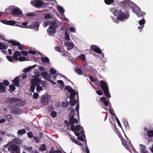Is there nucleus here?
<instances>
[{
  "instance_id": "f257e3e1",
  "label": "nucleus",
  "mask_w": 153,
  "mask_h": 153,
  "mask_svg": "<svg viewBox=\"0 0 153 153\" xmlns=\"http://www.w3.org/2000/svg\"><path fill=\"white\" fill-rule=\"evenodd\" d=\"M75 115V112L74 109L71 110V112L69 115V121L68 120H65V123L67 126H69L71 125H74V124H77L78 123V120L74 118V116Z\"/></svg>"
},
{
  "instance_id": "f03ea898",
  "label": "nucleus",
  "mask_w": 153,
  "mask_h": 153,
  "mask_svg": "<svg viewBox=\"0 0 153 153\" xmlns=\"http://www.w3.org/2000/svg\"><path fill=\"white\" fill-rule=\"evenodd\" d=\"M99 83L100 88L102 89L105 96L108 98H110L111 96L109 92L108 83L102 80L100 81Z\"/></svg>"
},
{
  "instance_id": "7ed1b4c3",
  "label": "nucleus",
  "mask_w": 153,
  "mask_h": 153,
  "mask_svg": "<svg viewBox=\"0 0 153 153\" xmlns=\"http://www.w3.org/2000/svg\"><path fill=\"white\" fill-rule=\"evenodd\" d=\"M60 25L59 22L57 21H55L52 22L47 30L49 35H53L56 32L57 28Z\"/></svg>"
},
{
  "instance_id": "20e7f679",
  "label": "nucleus",
  "mask_w": 153,
  "mask_h": 153,
  "mask_svg": "<svg viewBox=\"0 0 153 153\" xmlns=\"http://www.w3.org/2000/svg\"><path fill=\"white\" fill-rule=\"evenodd\" d=\"M129 14L127 12H123L121 10H120L117 11V17L114 22L117 23L118 22V19L122 21L128 19L129 17Z\"/></svg>"
},
{
  "instance_id": "39448f33",
  "label": "nucleus",
  "mask_w": 153,
  "mask_h": 153,
  "mask_svg": "<svg viewBox=\"0 0 153 153\" xmlns=\"http://www.w3.org/2000/svg\"><path fill=\"white\" fill-rule=\"evenodd\" d=\"M45 2L41 0H31V4L36 8H40L42 7Z\"/></svg>"
},
{
  "instance_id": "423d86ee",
  "label": "nucleus",
  "mask_w": 153,
  "mask_h": 153,
  "mask_svg": "<svg viewBox=\"0 0 153 153\" xmlns=\"http://www.w3.org/2000/svg\"><path fill=\"white\" fill-rule=\"evenodd\" d=\"M133 11L135 13L138 17H141L144 16L145 13L142 12L140 8L136 5L133 9Z\"/></svg>"
},
{
  "instance_id": "0eeeda50",
  "label": "nucleus",
  "mask_w": 153,
  "mask_h": 153,
  "mask_svg": "<svg viewBox=\"0 0 153 153\" xmlns=\"http://www.w3.org/2000/svg\"><path fill=\"white\" fill-rule=\"evenodd\" d=\"M41 82V80L38 76H35L31 79V84L37 86L40 84Z\"/></svg>"
},
{
  "instance_id": "6e6552de",
  "label": "nucleus",
  "mask_w": 153,
  "mask_h": 153,
  "mask_svg": "<svg viewBox=\"0 0 153 153\" xmlns=\"http://www.w3.org/2000/svg\"><path fill=\"white\" fill-rule=\"evenodd\" d=\"M90 48L91 50H92L96 53L99 54L102 53L101 50L97 46L92 45L91 46Z\"/></svg>"
},
{
  "instance_id": "1a4fd4ad",
  "label": "nucleus",
  "mask_w": 153,
  "mask_h": 153,
  "mask_svg": "<svg viewBox=\"0 0 153 153\" xmlns=\"http://www.w3.org/2000/svg\"><path fill=\"white\" fill-rule=\"evenodd\" d=\"M49 95H45L42 97L41 98V102L42 104L44 105H47L49 102Z\"/></svg>"
},
{
  "instance_id": "9d476101",
  "label": "nucleus",
  "mask_w": 153,
  "mask_h": 153,
  "mask_svg": "<svg viewBox=\"0 0 153 153\" xmlns=\"http://www.w3.org/2000/svg\"><path fill=\"white\" fill-rule=\"evenodd\" d=\"M71 130L74 132L75 134V132H79L81 129L80 126L78 125H76L75 127H74V125H71Z\"/></svg>"
},
{
  "instance_id": "9b49d317",
  "label": "nucleus",
  "mask_w": 153,
  "mask_h": 153,
  "mask_svg": "<svg viewBox=\"0 0 153 153\" xmlns=\"http://www.w3.org/2000/svg\"><path fill=\"white\" fill-rule=\"evenodd\" d=\"M13 151L16 152V153H19L20 149H19L17 145L15 144H13L10 146Z\"/></svg>"
},
{
  "instance_id": "f8f14e48",
  "label": "nucleus",
  "mask_w": 153,
  "mask_h": 153,
  "mask_svg": "<svg viewBox=\"0 0 153 153\" xmlns=\"http://www.w3.org/2000/svg\"><path fill=\"white\" fill-rule=\"evenodd\" d=\"M21 13H22L21 10L18 7H15L13 14L15 16H19L21 15Z\"/></svg>"
},
{
  "instance_id": "ddd939ff",
  "label": "nucleus",
  "mask_w": 153,
  "mask_h": 153,
  "mask_svg": "<svg viewBox=\"0 0 153 153\" xmlns=\"http://www.w3.org/2000/svg\"><path fill=\"white\" fill-rule=\"evenodd\" d=\"M124 2L123 4L128 5L133 9L136 5L135 4H134L132 1H131L130 0H124Z\"/></svg>"
},
{
  "instance_id": "4468645a",
  "label": "nucleus",
  "mask_w": 153,
  "mask_h": 153,
  "mask_svg": "<svg viewBox=\"0 0 153 153\" xmlns=\"http://www.w3.org/2000/svg\"><path fill=\"white\" fill-rule=\"evenodd\" d=\"M21 54V53L19 51H16L14 52L13 56V60L15 61H17L18 59V57L20 56Z\"/></svg>"
},
{
  "instance_id": "2eb2a0df",
  "label": "nucleus",
  "mask_w": 153,
  "mask_h": 153,
  "mask_svg": "<svg viewBox=\"0 0 153 153\" xmlns=\"http://www.w3.org/2000/svg\"><path fill=\"white\" fill-rule=\"evenodd\" d=\"M20 99L18 98H10L7 99V101L10 103H13L14 102L19 101Z\"/></svg>"
},
{
  "instance_id": "dca6fc26",
  "label": "nucleus",
  "mask_w": 153,
  "mask_h": 153,
  "mask_svg": "<svg viewBox=\"0 0 153 153\" xmlns=\"http://www.w3.org/2000/svg\"><path fill=\"white\" fill-rule=\"evenodd\" d=\"M7 42L9 43H11V45L13 46H17L20 45V43L17 42V41H15L13 39L11 40H7L6 41Z\"/></svg>"
},
{
  "instance_id": "f3484780",
  "label": "nucleus",
  "mask_w": 153,
  "mask_h": 153,
  "mask_svg": "<svg viewBox=\"0 0 153 153\" xmlns=\"http://www.w3.org/2000/svg\"><path fill=\"white\" fill-rule=\"evenodd\" d=\"M15 8V6H10L9 8L5 9L6 12L7 13L12 14L13 12L14 9Z\"/></svg>"
},
{
  "instance_id": "a211bd4d",
  "label": "nucleus",
  "mask_w": 153,
  "mask_h": 153,
  "mask_svg": "<svg viewBox=\"0 0 153 153\" xmlns=\"http://www.w3.org/2000/svg\"><path fill=\"white\" fill-rule=\"evenodd\" d=\"M100 101L103 103L104 105L105 106H108L109 105L108 102L107 100H106L105 97H103L100 98Z\"/></svg>"
},
{
  "instance_id": "6ab92c4d",
  "label": "nucleus",
  "mask_w": 153,
  "mask_h": 153,
  "mask_svg": "<svg viewBox=\"0 0 153 153\" xmlns=\"http://www.w3.org/2000/svg\"><path fill=\"white\" fill-rule=\"evenodd\" d=\"M100 101L103 103L104 105L105 106H108L109 105L108 102L107 100H106L105 97H103L100 98Z\"/></svg>"
},
{
  "instance_id": "aec40b11",
  "label": "nucleus",
  "mask_w": 153,
  "mask_h": 153,
  "mask_svg": "<svg viewBox=\"0 0 153 153\" xmlns=\"http://www.w3.org/2000/svg\"><path fill=\"white\" fill-rule=\"evenodd\" d=\"M12 82L17 87L19 85V79L18 77H15L13 80Z\"/></svg>"
},
{
  "instance_id": "412c9836",
  "label": "nucleus",
  "mask_w": 153,
  "mask_h": 153,
  "mask_svg": "<svg viewBox=\"0 0 153 153\" xmlns=\"http://www.w3.org/2000/svg\"><path fill=\"white\" fill-rule=\"evenodd\" d=\"M12 111L15 114H19L21 113V110L16 107L13 108Z\"/></svg>"
},
{
  "instance_id": "4be33fe9",
  "label": "nucleus",
  "mask_w": 153,
  "mask_h": 153,
  "mask_svg": "<svg viewBox=\"0 0 153 153\" xmlns=\"http://www.w3.org/2000/svg\"><path fill=\"white\" fill-rule=\"evenodd\" d=\"M86 70L88 71L89 72H94L95 70L94 68L90 65H87L85 66Z\"/></svg>"
},
{
  "instance_id": "5701e85b",
  "label": "nucleus",
  "mask_w": 153,
  "mask_h": 153,
  "mask_svg": "<svg viewBox=\"0 0 153 153\" xmlns=\"http://www.w3.org/2000/svg\"><path fill=\"white\" fill-rule=\"evenodd\" d=\"M6 90V87L3 85L2 83L0 82V93H4Z\"/></svg>"
},
{
  "instance_id": "b1692460",
  "label": "nucleus",
  "mask_w": 153,
  "mask_h": 153,
  "mask_svg": "<svg viewBox=\"0 0 153 153\" xmlns=\"http://www.w3.org/2000/svg\"><path fill=\"white\" fill-rule=\"evenodd\" d=\"M39 27V25L36 22H34L32 25V28H35L36 30H38Z\"/></svg>"
},
{
  "instance_id": "393cba45",
  "label": "nucleus",
  "mask_w": 153,
  "mask_h": 153,
  "mask_svg": "<svg viewBox=\"0 0 153 153\" xmlns=\"http://www.w3.org/2000/svg\"><path fill=\"white\" fill-rule=\"evenodd\" d=\"M75 135L78 137V139L82 141H84V139L83 137L84 136H80V134L79 132H75Z\"/></svg>"
},
{
  "instance_id": "a878e982",
  "label": "nucleus",
  "mask_w": 153,
  "mask_h": 153,
  "mask_svg": "<svg viewBox=\"0 0 153 153\" xmlns=\"http://www.w3.org/2000/svg\"><path fill=\"white\" fill-rule=\"evenodd\" d=\"M26 133V130L24 129H20L18 131L17 133L18 134L22 135Z\"/></svg>"
},
{
  "instance_id": "bb28decb",
  "label": "nucleus",
  "mask_w": 153,
  "mask_h": 153,
  "mask_svg": "<svg viewBox=\"0 0 153 153\" xmlns=\"http://www.w3.org/2000/svg\"><path fill=\"white\" fill-rule=\"evenodd\" d=\"M41 61L44 62H48L49 63L50 60L47 57H41Z\"/></svg>"
},
{
  "instance_id": "cd10ccee",
  "label": "nucleus",
  "mask_w": 153,
  "mask_h": 153,
  "mask_svg": "<svg viewBox=\"0 0 153 153\" xmlns=\"http://www.w3.org/2000/svg\"><path fill=\"white\" fill-rule=\"evenodd\" d=\"M76 94L74 91H72V92H71V94L69 96V99L70 100H73V99L74 98L75 96H76Z\"/></svg>"
},
{
  "instance_id": "c85d7f7f",
  "label": "nucleus",
  "mask_w": 153,
  "mask_h": 153,
  "mask_svg": "<svg viewBox=\"0 0 153 153\" xmlns=\"http://www.w3.org/2000/svg\"><path fill=\"white\" fill-rule=\"evenodd\" d=\"M65 89L67 90L70 93L72 91H74V90L71 88V87L69 85L66 86L65 87Z\"/></svg>"
},
{
  "instance_id": "c756f323",
  "label": "nucleus",
  "mask_w": 153,
  "mask_h": 153,
  "mask_svg": "<svg viewBox=\"0 0 153 153\" xmlns=\"http://www.w3.org/2000/svg\"><path fill=\"white\" fill-rule=\"evenodd\" d=\"M6 118L7 119L9 122H11L13 120V118L12 116L10 114H7L5 116Z\"/></svg>"
},
{
  "instance_id": "7c9ffc66",
  "label": "nucleus",
  "mask_w": 153,
  "mask_h": 153,
  "mask_svg": "<svg viewBox=\"0 0 153 153\" xmlns=\"http://www.w3.org/2000/svg\"><path fill=\"white\" fill-rule=\"evenodd\" d=\"M8 46L5 45L0 42V50H2L3 49H6L7 48Z\"/></svg>"
},
{
  "instance_id": "2f4dec72",
  "label": "nucleus",
  "mask_w": 153,
  "mask_h": 153,
  "mask_svg": "<svg viewBox=\"0 0 153 153\" xmlns=\"http://www.w3.org/2000/svg\"><path fill=\"white\" fill-rule=\"evenodd\" d=\"M39 150L41 151H44L46 150V147L45 144L41 145V146L39 148Z\"/></svg>"
},
{
  "instance_id": "473e14b6",
  "label": "nucleus",
  "mask_w": 153,
  "mask_h": 153,
  "mask_svg": "<svg viewBox=\"0 0 153 153\" xmlns=\"http://www.w3.org/2000/svg\"><path fill=\"white\" fill-rule=\"evenodd\" d=\"M105 4L107 5H110L114 2V0H104Z\"/></svg>"
},
{
  "instance_id": "72a5a7b5",
  "label": "nucleus",
  "mask_w": 153,
  "mask_h": 153,
  "mask_svg": "<svg viewBox=\"0 0 153 153\" xmlns=\"http://www.w3.org/2000/svg\"><path fill=\"white\" fill-rule=\"evenodd\" d=\"M148 136L149 137H153V130H149L147 131V134L146 135Z\"/></svg>"
},
{
  "instance_id": "f704fd0d",
  "label": "nucleus",
  "mask_w": 153,
  "mask_h": 153,
  "mask_svg": "<svg viewBox=\"0 0 153 153\" xmlns=\"http://www.w3.org/2000/svg\"><path fill=\"white\" fill-rule=\"evenodd\" d=\"M78 58H80L82 61H84L85 60L86 56L85 55L82 54L79 56Z\"/></svg>"
},
{
  "instance_id": "c9c22d12",
  "label": "nucleus",
  "mask_w": 153,
  "mask_h": 153,
  "mask_svg": "<svg viewBox=\"0 0 153 153\" xmlns=\"http://www.w3.org/2000/svg\"><path fill=\"white\" fill-rule=\"evenodd\" d=\"M140 149H141V151L142 152H144L145 150H146V146L143 145L142 144H140Z\"/></svg>"
},
{
  "instance_id": "e433bc0d",
  "label": "nucleus",
  "mask_w": 153,
  "mask_h": 153,
  "mask_svg": "<svg viewBox=\"0 0 153 153\" xmlns=\"http://www.w3.org/2000/svg\"><path fill=\"white\" fill-rule=\"evenodd\" d=\"M16 24V22L15 21L13 20H9L8 21L7 25H13Z\"/></svg>"
},
{
  "instance_id": "4c0bfd02",
  "label": "nucleus",
  "mask_w": 153,
  "mask_h": 153,
  "mask_svg": "<svg viewBox=\"0 0 153 153\" xmlns=\"http://www.w3.org/2000/svg\"><path fill=\"white\" fill-rule=\"evenodd\" d=\"M70 105L71 106H74L76 103V100H70Z\"/></svg>"
},
{
  "instance_id": "58836bf2",
  "label": "nucleus",
  "mask_w": 153,
  "mask_h": 153,
  "mask_svg": "<svg viewBox=\"0 0 153 153\" xmlns=\"http://www.w3.org/2000/svg\"><path fill=\"white\" fill-rule=\"evenodd\" d=\"M43 89V88L40 85H38L36 87V89L38 92H39L40 91L42 90Z\"/></svg>"
},
{
  "instance_id": "ea45409f",
  "label": "nucleus",
  "mask_w": 153,
  "mask_h": 153,
  "mask_svg": "<svg viewBox=\"0 0 153 153\" xmlns=\"http://www.w3.org/2000/svg\"><path fill=\"white\" fill-rule=\"evenodd\" d=\"M52 17V15L49 13H47L44 16V18L45 19H51Z\"/></svg>"
},
{
  "instance_id": "a19ab883",
  "label": "nucleus",
  "mask_w": 153,
  "mask_h": 153,
  "mask_svg": "<svg viewBox=\"0 0 153 153\" xmlns=\"http://www.w3.org/2000/svg\"><path fill=\"white\" fill-rule=\"evenodd\" d=\"M145 21L144 18L142 19H141L139 21V24L140 25L144 26V25L145 24Z\"/></svg>"
},
{
  "instance_id": "79ce46f5",
  "label": "nucleus",
  "mask_w": 153,
  "mask_h": 153,
  "mask_svg": "<svg viewBox=\"0 0 153 153\" xmlns=\"http://www.w3.org/2000/svg\"><path fill=\"white\" fill-rule=\"evenodd\" d=\"M50 72L52 74H56V71L54 68H51L50 69Z\"/></svg>"
},
{
  "instance_id": "37998d69",
  "label": "nucleus",
  "mask_w": 153,
  "mask_h": 153,
  "mask_svg": "<svg viewBox=\"0 0 153 153\" xmlns=\"http://www.w3.org/2000/svg\"><path fill=\"white\" fill-rule=\"evenodd\" d=\"M2 84L4 85V86H7L9 85V83L7 80H3Z\"/></svg>"
},
{
  "instance_id": "c03bdc74",
  "label": "nucleus",
  "mask_w": 153,
  "mask_h": 153,
  "mask_svg": "<svg viewBox=\"0 0 153 153\" xmlns=\"http://www.w3.org/2000/svg\"><path fill=\"white\" fill-rule=\"evenodd\" d=\"M110 10L111 12L113 13V14L114 15V16L116 15L117 12V9L114 8H111Z\"/></svg>"
},
{
  "instance_id": "a18cd8bd",
  "label": "nucleus",
  "mask_w": 153,
  "mask_h": 153,
  "mask_svg": "<svg viewBox=\"0 0 153 153\" xmlns=\"http://www.w3.org/2000/svg\"><path fill=\"white\" fill-rule=\"evenodd\" d=\"M75 71L79 75H82V70L79 68H76L75 69Z\"/></svg>"
},
{
  "instance_id": "49530a36",
  "label": "nucleus",
  "mask_w": 153,
  "mask_h": 153,
  "mask_svg": "<svg viewBox=\"0 0 153 153\" xmlns=\"http://www.w3.org/2000/svg\"><path fill=\"white\" fill-rule=\"evenodd\" d=\"M36 85H33L32 84H31L30 85V91L32 92H33L35 89V86Z\"/></svg>"
},
{
  "instance_id": "de8ad7c7",
  "label": "nucleus",
  "mask_w": 153,
  "mask_h": 153,
  "mask_svg": "<svg viewBox=\"0 0 153 153\" xmlns=\"http://www.w3.org/2000/svg\"><path fill=\"white\" fill-rule=\"evenodd\" d=\"M6 58L8 61L11 62H13V56L12 57L11 56H6Z\"/></svg>"
},
{
  "instance_id": "09e8293b",
  "label": "nucleus",
  "mask_w": 153,
  "mask_h": 153,
  "mask_svg": "<svg viewBox=\"0 0 153 153\" xmlns=\"http://www.w3.org/2000/svg\"><path fill=\"white\" fill-rule=\"evenodd\" d=\"M15 85L14 84L11 85H9V88L10 89L12 90L13 91H14L16 89V88L15 87Z\"/></svg>"
},
{
  "instance_id": "8fccbe9b",
  "label": "nucleus",
  "mask_w": 153,
  "mask_h": 153,
  "mask_svg": "<svg viewBox=\"0 0 153 153\" xmlns=\"http://www.w3.org/2000/svg\"><path fill=\"white\" fill-rule=\"evenodd\" d=\"M58 10L59 12L61 13H63L64 12L63 8L61 6H59L58 7Z\"/></svg>"
},
{
  "instance_id": "3c124183",
  "label": "nucleus",
  "mask_w": 153,
  "mask_h": 153,
  "mask_svg": "<svg viewBox=\"0 0 153 153\" xmlns=\"http://www.w3.org/2000/svg\"><path fill=\"white\" fill-rule=\"evenodd\" d=\"M51 115L52 117L55 118L56 117L57 114L55 111H52L51 113Z\"/></svg>"
},
{
  "instance_id": "603ef678",
  "label": "nucleus",
  "mask_w": 153,
  "mask_h": 153,
  "mask_svg": "<svg viewBox=\"0 0 153 153\" xmlns=\"http://www.w3.org/2000/svg\"><path fill=\"white\" fill-rule=\"evenodd\" d=\"M27 136L28 138H32L33 137V135L32 134V131H30L27 133Z\"/></svg>"
},
{
  "instance_id": "864d4df0",
  "label": "nucleus",
  "mask_w": 153,
  "mask_h": 153,
  "mask_svg": "<svg viewBox=\"0 0 153 153\" xmlns=\"http://www.w3.org/2000/svg\"><path fill=\"white\" fill-rule=\"evenodd\" d=\"M45 79H46L47 80H49L51 78V76L50 74H48V73L46 74V77H45Z\"/></svg>"
},
{
  "instance_id": "5fc2aeb1",
  "label": "nucleus",
  "mask_w": 153,
  "mask_h": 153,
  "mask_svg": "<svg viewBox=\"0 0 153 153\" xmlns=\"http://www.w3.org/2000/svg\"><path fill=\"white\" fill-rule=\"evenodd\" d=\"M27 16L31 17L33 16H37V14L33 13H29L26 15Z\"/></svg>"
},
{
  "instance_id": "6e6d98bb",
  "label": "nucleus",
  "mask_w": 153,
  "mask_h": 153,
  "mask_svg": "<svg viewBox=\"0 0 153 153\" xmlns=\"http://www.w3.org/2000/svg\"><path fill=\"white\" fill-rule=\"evenodd\" d=\"M123 123L124 126L126 127V128H129V125L128 124V121L126 120H125L124 121Z\"/></svg>"
},
{
  "instance_id": "4d7b16f0",
  "label": "nucleus",
  "mask_w": 153,
  "mask_h": 153,
  "mask_svg": "<svg viewBox=\"0 0 153 153\" xmlns=\"http://www.w3.org/2000/svg\"><path fill=\"white\" fill-rule=\"evenodd\" d=\"M32 68H31V67H29L27 68H25L24 69L23 72H27L29 71Z\"/></svg>"
},
{
  "instance_id": "13d9d810",
  "label": "nucleus",
  "mask_w": 153,
  "mask_h": 153,
  "mask_svg": "<svg viewBox=\"0 0 153 153\" xmlns=\"http://www.w3.org/2000/svg\"><path fill=\"white\" fill-rule=\"evenodd\" d=\"M121 140L122 144L126 148L127 147V145L126 143V142L125 141L124 139H121Z\"/></svg>"
},
{
  "instance_id": "bf43d9fd",
  "label": "nucleus",
  "mask_w": 153,
  "mask_h": 153,
  "mask_svg": "<svg viewBox=\"0 0 153 153\" xmlns=\"http://www.w3.org/2000/svg\"><path fill=\"white\" fill-rule=\"evenodd\" d=\"M26 150L29 151L31 152L32 151L33 148L32 147L27 146L25 147Z\"/></svg>"
},
{
  "instance_id": "052dcab7",
  "label": "nucleus",
  "mask_w": 153,
  "mask_h": 153,
  "mask_svg": "<svg viewBox=\"0 0 153 153\" xmlns=\"http://www.w3.org/2000/svg\"><path fill=\"white\" fill-rule=\"evenodd\" d=\"M48 72H46L45 71H44L42 72L41 74V76L43 77L44 79H45L46 76V74H47Z\"/></svg>"
},
{
  "instance_id": "680f3d73",
  "label": "nucleus",
  "mask_w": 153,
  "mask_h": 153,
  "mask_svg": "<svg viewBox=\"0 0 153 153\" xmlns=\"http://www.w3.org/2000/svg\"><path fill=\"white\" fill-rule=\"evenodd\" d=\"M26 59V57H20L18 58V60L20 61H25Z\"/></svg>"
},
{
  "instance_id": "e2e57ef3",
  "label": "nucleus",
  "mask_w": 153,
  "mask_h": 153,
  "mask_svg": "<svg viewBox=\"0 0 153 153\" xmlns=\"http://www.w3.org/2000/svg\"><path fill=\"white\" fill-rule=\"evenodd\" d=\"M48 110L49 112L53 111L54 110L53 106H49L48 108Z\"/></svg>"
},
{
  "instance_id": "0e129e2a",
  "label": "nucleus",
  "mask_w": 153,
  "mask_h": 153,
  "mask_svg": "<svg viewBox=\"0 0 153 153\" xmlns=\"http://www.w3.org/2000/svg\"><path fill=\"white\" fill-rule=\"evenodd\" d=\"M74 45L73 44L71 43L68 47L67 48L68 50H71L73 48Z\"/></svg>"
},
{
  "instance_id": "69168bd1",
  "label": "nucleus",
  "mask_w": 153,
  "mask_h": 153,
  "mask_svg": "<svg viewBox=\"0 0 153 153\" xmlns=\"http://www.w3.org/2000/svg\"><path fill=\"white\" fill-rule=\"evenodd\" d=\"M116 121H117L118 126H119L120 127L122 128V127L121 124L119 119H118V118H117V117H116Z\"/></svg>"
},
{
  "instance_id": "338daca9",
  "label": "nucleus",
  "mask_w": 153,
  "mask_h": 153,
  "mask_svg": "<svg viewBox=\"0 0 153 153\" xmlns=\"http://www.w3.org/2000/svg\"><path fill=\"white\" fill-rule=\"evenodd\" d=\"M55 50L59 52H61V50L60 48L58 46H56L55 47Z\"/></svg>"
},
{
  "instance_id": "774afa93",
  "label": "nucleus",
  "mask_w": 153,
  "mask_h": 153,
  "mask_svg": "<svg viewBox=\"0 0 153 153\" xmlns=\"http://www.w3.org/2000/svg\"><path fill=\"white\" fill-rule=\"evenodd\" d=\"M33 138L36 143H38L39 142L40 139L39 138H38L37 137L34 136L33 137Z\"/></svg>"
}]
</instances>
